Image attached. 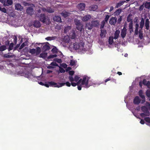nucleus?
Returning a JSON list of instances; mask_svg holds the SVG:
<instances>
[{
  "mask_svg": "<svg viewBox=\"0 0 150 150\" xmlns=\"http://www.w3.org/2000/svg\"><path fill=\"white\" fill-rule=\"evenodd\" d=\"M120 31L118 30H116L115 32L114 36H110L108 39V42L109 45H111L110 46H109V47H117V49L118 51H119L118 47L120 45L119 42L117 40L118 39L120 38Z\"/></svg>",
  "mask_w": 150,
  "mask_h": 150,
  "instance_id": "nucleus-1",
  "label": "nucleus"
},
{
  "mask_svg": "<svg viewBox=\"0 0 150 150\" xmlns=\"http://www.w3.org/2000/svg\"><path fill=\"white\" fill-rule=\"evenodd\" d=\"M141 109L143 113L140 114V115L142 117H144L145 116H148L149 115V110H150V104L148 102H146V106L141 107Z\"/></svg>",
  "mask_w": 150,
  "mask_h": 150,
  "instance_id": "nucleus-2",
  "label": "nucleus"
},
{
  "mask_svg": "<svg viewBox=\"0 0 150 150\" xmlns=\"http://www.w3.org/2000/svg\"><path fill=\"white\" fill-rule=\"evenodd\" d=\"M75 24L76 25V28L81 32L83 29V25L81 23L80 21L77 19L74 20Z\"/></svg>",
  "mask_w": 150,
  "mask_h": 150,
  "instance_id": "nucleus-3",
  "label": "nucleus"
},
{
  "mask_svg": "<svg viewBox=\"0 0 150 150\" xmlns=\"http://www.w3.org/2000/svg\"><path fill=\"white\" fill-rule=\"evenodd\" d=\"M48 83L50 85V86L55 87L59 88L65 85V83H58L57 84L53 81L48 82Z\"/></svg>",
  "mask_w": 150,
  "mask_h": 150,
  "instance_id": "nucleus-4",
  "label": "nucleus"
},
{
  "mask_svg": "<svg viewBox=\"0 0 150 150\" xmlns=\"http://www.w3.org/2000/svg\"><path fill=\"white\" fill-rule=\"evenodd\" d=\"M36 16L38 17L40 20L43 23H45L47 22V18L46 17L45 15L44 14H41L39 15L38 16V14H36Z\"/></svg>",
  "mask_w": 150,
  "mask_h": 150,
  "instance_id": "nucleus-5",
  "label": "nucleus"
},
{
  "mask_svg": "<svg viewBox=\"0 0 150 150\" xmlns=\"http://www.w3.org/2000/svg\"><path fill=\"white\" fill-rule=\"evenodd\" d=\"M142 84L146 86L148 88H150V82L149 81H147L146 79H144L143 80L142 83V82H140L139 85L141 87H142Z\"/></svg>",
  "mask_w": 150,
  "mask_h": 150,
  "instance_id": "nucleus-6",
  "label": "nucleus"
},
{
  "mask_svg": "<svg viewBox=\"0 0 150 150\" xmlns=\"http://www.w3.org/2000/svg\"><path fill=\"white\" fill-rule=\"evenodd\" d=\"M80 80H81L80 82V83H81V85H85L86 86H88V80L86 79V77H84L83 79H80Z\"/></svg>",
  "mask_w": 150,
  "mask_h": 150,
  "instance_id": "nucleus-7",
  "label": "nucleus"
},
{
  "mask_svg": "<svg viewBox=\"0 0 150 150\" xmlns=\"http://www.w3.org/2000/svg\"><path fill=\"white\" fill-rule=\"evenodd\" d=\"M127 34V30L124 28L121 30L120 33V35L122 39H124L126 36Z\"/></svg>",
  "mask_w": 150,
  "mask_h": 150,
  "instance_id": "nucleus-8",
  "label": "nucleus"
},
{
  "mask_svg": "<svg viewBox=\"0 0 150 150\" xmlns=\"http://www.w3.org/2000/svg\"><path fill=\"white\" fill-rule=\"evenodd\" d=\"M23 6L19 3H17L15 5V9L16 10L21 11L23 10Z\"/></svg>",
  "mask_w": 150,
  "mask_h": 150,
  "instance_id": "nucleus-9",
  "label": "nucleus"
},
{
  "mask_svg": "<svg viewBox=\"0 0 150 150\" xmlns=\"http://www.w3.org/2000/svg\"><path fill=\"white\" fill-rule=\"evenodd\" d=\"M26 12L28 14L31 15L33 13L34 10L32 7H30L26 9Z\"/></svg>",
  "mask_w": 150,
  "mask_h": 150,
  "instance_id": "nucleus-10",
  "label": "nucleus"
},
{
  "mask_svg": "<svg viewBox=\"0 0 150 150\" xmlns=\"http://www.w3.org/2000/svg\"><path fill=\"white\" fill-rule=\"evenodd\" d=\"M78 8L81 11L84 10L85 7V4L83 3H81L78 5Z\"/></svg>",
  "mask_w": 150,
  "mask_h": 150,
  "instance_id": "nucleus-11",
  "label": "nucleus"
},
{
  "mask_svg": "<svg viewBox=\"0 0 150 150\" xmlns=\"http://www.w3.org/2000/svg\"><path fill=\"white\" fill-rule=\"evenodd\" d=\"M140 102V99L138 96H136L134 98L133 101V102L134 104H139Z\"/></svg>",
  "mask_w": 150,
  "mask_h": 150,
  "instance_id": "nucleus-12",
  "label": "nucleus"
},
{
  "mask_svg": "<svg viewBox=\"0 0 150 150\" xmlns=\"http://www.w3.org/2000/svg\"><path fill=\"white\" fill-rule=\"evenodd\" d=\"M53 20L54 21L58 22H62L61 17L59 16H55L53 17Z\"/></svg>",
  "mask_w": 150,
  "mask_h": 150,
  "instance_id": "nucleus-13",
  "label": "nucleus"
},
{
  "mask_svg": "<svg viewBox=\"0 0 150 150\" xmlns=\"http://www.w3.org/2000/svg\"><path fill=\"white\" fill-rule=\"evenodd\" d=\"M117 20V19L116 18H112L109 21V23L111 25H114L116 23Z\"/></svg>",
  "mask_w": 150,
  "mask_h": 150,
  "instance_id": "nucleus-14",
  "label": "nucleus"
},
{
  "mask_svg": "<svg viewBox=\"0 0 150 150\" xmlns=\"http://www.w3.org/2000/svg\"><path fill=\"white\" fill-rule=\"evenodd\" d=\"M69 36L71 39H75L76 38V33L74 30H72L70 33Z\"/></svg>",
  "mask_w": 150,
  "mask_h": 150,
  "instance_id": "nucleus-15",
  "label": "nucleus"
},
{
  "mask_svg": "<svg viewBox=\"0 0 150 150\" xmlns=\"http://www.w3.org/2000/svg\"><path fill=\"white\" fill-rule=\"evenodd\" d=\"M107 33V32L106 30L101 29L100 34L101 37L102 38H104L105 36Z\"/></svg>",
  "mask_w": 150,
  "mask_h": 150,
  "instance_id": "nucleus-16",
  "label": "nucleus"
},
{
  "mask_svg": "<svg viewBox=\"0 0 150 150\" xmlns=\"http://www.w3.org/2000/svg\"><path fill=\"white\" fill-rule=\"evenodd\" d=\"M13 4L12 0H5L4 6H8L11 5Z\"/></svg>",
  "mask_w": 150,
  "mask_h": 150,
  "instance_id": "nucleus-17",
  "label": "nucleus"
},
{
  "mask_svg": "<svg viewBox=\"0 0 150 150\" xmlns=\"http://www.w3.org/2000/svg\"><path fill=\"white\" fill-rule=\"evenodd\" d=\"M33 25L34 27L36 28H39L41 26V24L39 21H35L34 22Z\"/></svg>",
  "mask_w": 150,
  "mask_h": 150,
  "instance_id": "nucleus-18",
  "label": "nucleus"
},
{
  "mask_svg": "<svg viewBox=\"0 0 150 150\" xmlns=\"http://www.w3.org/2000/svg\"><path fill=\"white\" fill-rule=\"evenodd\" d=\"M91 18V16L90 15H87L84 16L82 19L83 21H86L90 19Z\"/></svg>",
  "mask_w": 150,
  "mask_h": 150,
  "instance_id": "nucleus-19",
  "label": "nucleus"
},
{
  "mask_svg": "<svg viewBox=\"0 0 150 150\" xmlns=\"http://www.w3.org/2000/svg\"><path fill=\"white\" fill-rule=\"evenodd\" d=\"M93 23L91 24L90 23H87L86 24V28L88 30H91L93 28Z\"/></svg>",
  "mask_w": 150,
  "mask_h": 150,
  "instance_id": "nucleus-20",
  "label": "nucleus"
},
{
  "mask_svg": "<svg viewBox=\"0 0 150 150\" xmlns=\"http://www.w3.org/2000/svg\"><path fill=\"white\" fill-rule=\"evenodd\" d=\"M149 21L148 19H146V20L145 26L147 30H148L149 28Z\"/></svg>",
  "mask_w": 150,
  "mask_h": 150,
  "instance_id": "nucleus-21",
  "label": "nucleus"
},
{
  "mask_svg": "<svg viewBox=\"0 0 150 150\" xmlns=\"http://www.w3.org/2000/svg\"><path fill=\"white\" fill-rule=\"evenodd\" d=\"M125 2V1H120L118 3H117L116 4L115 6L116 8H118L120 6H121Z\"/></svg>",
  "mask_w": 150,
  "mask_h": 150,
  "instance_id": "nucleus-22",
  "label": "nucleus"
},
{
  "mask_svg": "<svg viewBox=\"0 0 150 150\" xmlns=\"http://www.w3.org/2000/svg\"><path fill=\"white\" fill-rule=\"evenodd\" d=\"M43 50L44 51H46L49 50L50 49V47L47 45H45L43 47Z\"/></svg>",
  "mask_w": 150,
  "mask_h": 150,
  "instance_id": "nucleus-23",
  "label": "nucleus"
},
{
  "mask_svg": "<svg viewBox=\"0 0 150 150\" xmlns=\"http://www.w3.org/2000/svg\"><path fill=\"white\" fill-rule=\"evenodd\" d=\"M69 13L67 12H63L61 13V15L64 17L66 18L69 16Z\"/></svg>",
  "mask_w": 150,
  "mask_h": 150,
  "instance_id": "nucleus-24",
  "label": "nucleus"
},
{
  "mask_svg": "<svg viewBox=\"0 0 150 150\" xmlns=\"http://www.w3.org/2000/svg\"><path fill=\"white\" fill-rule=\"evenodd\" d=\"M139 27V25L137 23H136L135 25V34L136 35H137L138 34V28Z\"/></svg>",
  "mask_w": 150,
  "mask_h": 150,
  "instance_id": "nucleus-25",
  "label": "nucleus"
},
{
  "mask_svg": "<svg viewBox=\"0 0 150 150\" xmlns=\"http://www.w3.org/2000/svg\"><path fill=\"white\" fill-rule=\"evenodd\" d=\"M57 38V37H48L45 38V39L48 41L54 40Z\"/></svg>",
  "mask_w": 150,
  "mask_h": 150,
  "instance_id": "nucleus-26",
  "label": "nucleus"
},
{
  "mask_svg": "<svg viewBox=\"0 0 150 150\" xmlns=\"http://www.w3.org/2000/svg\"><path fill=\"white\" fill-rule=\"evenodd\" d=\"M129 29L130 33L133 32L132 22V21L129 24Z\"/></svg>",
  "mask_w": 150,
  "mask_h": 150,
  "instance_id": "nucleus-27",
  "label": "nucleus"
},
{
  "mask_svg": "<svg viewBox=\"0 0 150 150\" xmlns=\"http://www.w3.org/2000/svg\"><path fill=\"white\" fill-rule=\"evenodd\" d=\"M47 55V53L46 52L42 53L40 54V57L45 58L46 57Z\"/></svg>",
  "mask_w": 150,
  "mask_h": 150,
  "instance_id": "nucleus-28",
  "label": "nucleus"
},
{
  "mask_svg": "<svg viewBox=\"0 0 150 150\" xmlns=\"http://www.w3.org/2000/svg\"><path fill=\"white\" fill-rule=\"evenodd\" d=\"M144 25V21L143 20V19L142 18L141 20V21L140 22V28H141V29H142Z\"/></svg>",
  "mask_w": 150,
  "mask_h": 150,
  "instance_id": "nucleus-29",
  "label": "nucleus"
},
{
  "mask_svg": "<svg viewBox=\"0 0 150 150\" xmlns=\"http://www.w3.org/2000/svg\"><path fill=\"white\" fill-rule=\"evenodd\" d=\"M41 52V49L39 47H38L36 48V54L37 55H38Z\"/></svg>",
  "mask_w": 150,
  "mask_h": 150,
  "instance_id": "nucleus-30",
  "label": "nucleus"
},
{
  "mask_svg": "<svg viewBox=\"0 0 150 150\" xmlns=\"http://www.w3.org/2000/svg\"><path fill=\"white\" fill-rule=\"evenodd\" d=\"M145 7L147 9H149L150 8V2H146L144 4Z\"/></svg>",
  "mask_w": 150,
  "mask_h": 150,
  "instance_id": "nucleus-31",
  "label": "nucleus"
},
{
  "mask_svg": "<svg viewBox=\"0 0 150 150\" xmlns=\"http://www.w3.org/2000/svg\"><path fill=\"white\" fill-rule=\"evenodd\" d=\"M81 80H79L77 83L71 82V85L73 86H75L76 85H78L80 84V82Z\"/></svg>",
  "mask_w": 150,
  "mask_h": 150,
  "instance_id": "nucleus-32",
  "label": "nucleus"
},
{
  "mask_svg": "<svg viewBox=\"0 0 150 150\" xmlns=\"http://www.w3.org/2000/svg\"><path fill=\"white\" fill-rule=\"evenodd\" d=\"M139 95L141 98H144L145 96L143 94V91L142 90H140L139 92Z\"/></svg>",
  "mask_w": 150,
  "mask_h": 150,
  "instance_id": "nucleus-33",
  "label": "nucleus"
},
{
  "mask_svg": "<svg viewBox=\"0 0 150 150\" xmlns=\"http://www.w3.org/2000/svg\"><path fill=\"white\" fill-rule=\"evenodd\" d=\"M146 93V96L148 97L150 101V89L147 90Z\"/></svg>",
  "mask_w": 150,
  "mask_h": 150,
  "instance_id": "nucleus-34",
  "label": "nucleus"
},
{
  "mask_svg": "<svg viewBox=\"0 0 150 150\" xmlns=\"http://www.w3.org/2000/svg\"><path fill=\"white\" fill-rule=\"evenodd\" d=\"M6 49V46L5 45H3L0 46V51L2 52Z\"/></svg>",
  "mask_w": 150,
  "mask_h": 150,
  "instance_id": "nucleus-35",
  "label": "nucleus"
},
{
  "mask_svg": "<svg viewBox=\"0 0 150 150\" xmlns=\"http://www.w3.org/2000/svg\"><path fill=\"white\" fill-rule=\"evenodd\" d=\"M36 52V50L35 49L33 48L32 49H30L29 50V53H31L32 54H33L35 53Z\"/></svg>",
  "mask_w": 150,
  "mask_h": 150,
  "instance_id": "nucleus-36",
  "label": "nucleus"
},
{
  "mask_svg": "<svg viewBox=\"0 0 150 150\" xmlns=\"http://www.w3.org/2000/svg\"><path fill=\"white\" fill-rule=\"evenodd\" d=\"M14 44L13 43H11L9 46V48H8V50L9 51H10V50H12L13 49V47Z\"/></svg>",
  "mask_w": 150,
  "mask_h": 150,
  "instance_id": "nucleus-37",
  "label": "nucleus"
},
{
  "mask_svg": "<svg viewBox=\"0 0 150 150\" xmlns=\"http://www.w3.org/2000/svg\"><path fill=\"white\" fill-rule=\"evenodd\" d=\"M139 34V38L141 39H142L143 38V32L140 30L138 33Z\"/></svg>",
  "mask_w": 150,
  "mask_h": 150,
  "instance_id": "nucleus-38",
  "label": "nucleus"
},
{
  "mask_svg": "<svg viewBox=\"0 0 150 150\" xmlns=\"http://www.w3.org/2000/svg\"><path fill=\"white\" fill-rule=\"evenodd\" d=\"M27 44V42H25L23 43L20 46V47L19 48V49L21 50L25 46H26Z\"/></svg>",
  "mask_w": 150,
  "mask_h": 150,
  "instance_id": "nucleus-39",
  "label": "nucleus"
},
{
  "mask_svg": "<svg viewBox=\"0 0 150 150\" xmlns=\"http://www.w3.org/2000/svg\"><path fill=\"white\" fill-rule=\"evenodd\" d=\"M13 56L12 55H10L9 53L4 54V57L5 58H11L13 57Z\"/></svg>",
  "mask_w": 150,
  "mask_h": 150,
  "instance_id": "nucleus-40",
  "label": "nucleus"
},
{
  "mask_svg": "<svg viewBox=\"0 0 150 150\" xmlns=\"http://www.w3.org/2000/svg\"><path fill=\"white\" fill-rule=\"evenodd\" d=\"M122 10L121 9H117L115 12V15H119L121 13Z\"/></svg>",
  "mask_w": 150,
  "mask_h": 150,
  "instance_id": "nucleus-41",
  "label": "nucleus"
},
{
  "mask_svg": "<svg viewBox=\"0 0 150 150\" xmlns=\"http://www.w3.org/2000/svg\"><path fill=\"white\" fill-rule=\"evenodd\" d=\"M57 57V55L56 54H51L49 55L47 57L48 59H50L56 57Z\"/></svg>",
  "mask_w": 150,
  "mask_h": 150,
  "instance_id": "nucleus-42",
  "label": "nucleus"
},
{
  "mask_svg": "<svg viewBox=\"0 0 150 150\" xmlns=\"http://www.w3.org/2000/svg\"><path fill=\"white\" fill-rule=\"evenodd\" d=\"M46 11L48 13H52L54 12V11L50 8H49L47 9Z\"/></svg>",
  "mask_w": 150,
  "mask_h": 150,
  "instance_id": "nucleus-43",
  "label": "nucleus"
},
{
  "mask_svg": "<svg viewBox=\"0 0 150 150\" xmlns=\"http://www.w3.org/2000/svg\"><path fill=\"white\" fill-rule=\"evenodd\" d=\"M75 64V60H70V65L71 66H74Z\"/></svg>",
  "mask_w": 150,
  "mask_h": 150,
  "instance_id": "nucleus-44",
  "label": "nucleus"
},
{
  "mask_svg": "<svg viewBox=\"0 0 150 150\" xmlns=\"http://www.w3.org/2000/svg\"><path fill=\"white\" fill-rule=\"evenodd\" d=\"M0 11L4 13H6L7 12L6 9L5 8L0 7Z\"/></svg>",
  "mask_w": 150,
  "mask_h": 150,
  "instance_id": "nucleus-45",
  "label": "nucleus"
},
{
  "mask_svg": "<svg viewBox=\"0 0 150 150\" xmlns=\"http://www.w3.org/2000/svg\"><path fill=\"white\" fill-rule=\"evenodd\" d=\"M105 23V21H103L101 22V24L100 25V27L101 29H102L103 28Z\"/></svg>",
  "mask_w": 150,
  "mask_h": 150,
  "instance_id": "nucleus-46",
  "label": "nucleus"
},
{
  "mask_svg": "<svg viewBox=\"0 0 150 150\" xmlns=\"http://www.w3.org/2000/svg\"><path fill=\"white\" fill-rule=\"evenodd\" d=\"M80 77L77 75L75 76L74 78V81L77 82L79 79Z\"/></svg>",
  "mask_w": 150,
  "mask_h": 150,
  "instance_id": "nucleus-47",
  "label": "nucleus"
},
{
  "mask_svg": "<svg viewBox=\"0 0 150 150\" xmlns=\"http://www.w3.org/2000/svg\"><path fill=\"white\" fill-rule=\"evenodd\" d=\"M69 80L71 82H72L73 81H74V79L72 76H69Z\"/></svg>",
  "mask_w": 150,
  "mask_h": 150,
  "instance_id": "nucleus-48",
  "label": "nucleus"
},
{
  "mask_svg": "<svg viewBox=\"0 0 150 150\" xmlns=\"http://www.w3.org/2000/svg\"><path fill=\"white\" fill-rule=\"evenodd\" d=\"M54 61H56L59 63H60L61 62V59H60L55 58L54 59Z\"/></svg>",
  "mask_w": 150,
  "mask_h": 150,
  "instance_id": "nucleus-49",
  "label": "nucleus"
},
{
  "mask_svg": "<svg viewBox=\"0 0 150 150\" xmlns=\"http://www.w3.org/2000/svg\"><path fill=\"white\" fill-rule=\"evenodd\" d=\"M145 120L147 122L150 123V118L149 117H145L144 118Z\"/></svg>",
  "mask_w": 150,
  "mask_h": 150,
  "instance_id": "nucleus-50",
  "label": "nucleus"
},
{
  "mask_svg": "<svg viewBox=\"0 0 150 150\" xmlns=\"http://www.w3.org/2000/svg\"><path fill=\"white\" fill-rule=\"evenodd\" d=\"M109 17L110 16L109 15H107L106 16L105 18V20L104 21H105V23H107V22Z\"/></svg>",
  "mask_w": 150,
  "mask_h": 150,
  "instance_id": "nucleus-51",
  "label": "nucleus"
},
{
  "mask_svg": "<svg viewBox=\"0 0 150 150\" xmlns=\"http://www.w3.org/2000/svg\"><path fill=\"white\" fill-rule=\"evenodd\" d=\"M59 71L61 73H64L65 72V70L62 68H60L59 69Z\"/></svg>",
  "mask_w": 150,
  "mask_h": 150,
  "instance_id": "nucleus-52",
  "label": "nucleus"
},
{
  "mask_svg": "<svg viewBox=\"0 0 150 150\" xmlns=\"http://www.w3.org/2000/svg\"><path fill=\"white\" fill-rule=\"evenodd\" d=\"M69 75L72 76L74 74V71H69Z\"/></svg>",
  "mask_w": 150,
  "mask_h": 150,
  "instance_id": "nucleus-53",
  "label": "nucleus"
},
{
  "mask_svg": "<svg viewBox=\"0 0 150 150\" xmlns=\"http://www.w3.org/2000/svg\"><path fill=\"white\" fill-rule=\"evenodd\" d=\"M52 51L53 53H55L57 52V50L56 48H53L52 50Z\"/></svg>",
  "mask_w": 150,
  "mask_h": 150,
  "instance_id": "nucleus-54",
  "label": "nucleus"
},
{
  "mask_svg": "<svg viewBox=\"0 0 150 150\" xmlns=\"http://www.w3.org/2000/svg\"><path fill=\"white\" fill-rule=\"evenodd\" d=\"M144 8V6L143 5H142L140 6L139 7V11H142L143 10Z\"/></svg>",
  "mask_w": 150,
  "mask_h": 150,
  "instance_id": "nucleus-55",
  "label": "nucleus"
},
{
  "mask_svg": "<svg viewBox=\"0 0 150 150\" xmlns=\"http://www.w3.org/2000/svg\"><path fill=\"white\" fill-rule=\"evenodd\" d=\"M65 83V85L66 84L67 86L68 87H70L71 86V84L68 81H67L66 83Z\"/></svg>",
  "mask_w": 150,
  "mask_h": 150,
  "instance_id": "nucleus-56",
  "label": "nucleus"
},
{
  "mask_svg": "<svg viewBox=\"0 0 150 150\" xmlns=\"http://www.w3.org/2000/svg\"><path fill=\"white\" fill-rule=\"evenodd\" d=\"M122 19V16H120V18H118L117 20V22L119 23H120V22L121 21Z\"/></svg>",
  "mask_w": 150,
  "mask_h": 150,
  "instance_id": "nucleus-57",
  "label": "nucleus"
},
{
  "mask_svg": "<svg viewBox=\"0 0 150 150\" xmlns=\"http://www.w3.org/2000/svg\"><path fill=\"white\" fill-rule=\"evenodd\" d=\"M74 48H75L76 50L77 49L79 48V45H74Z\"/></svg>",
  "mask_w": 150,
  "mask_h": 150,
  "instance_id": "nucleus-58",
  "label": "nucleus"
},
{
  "mask_svg": "<svg viewBox=\"0 0 150 150\" xmlns=\"http://www.w3.org/2000/svg\"><path fill=\"white\" fill-rule=\"evenodd\" d=\"M142 101L141 102V103L142 104L144 103L145 101V97H144V98H142Z\"/></svg>",
  "mask_w": 150,
  "mask_h": 150,
  "instance_id": "nucleus-59",
  "label": "nucleus"
},
{
  "mask_svg": "<svg viewBox=\"0 0 150 150\" xmlns=\"http://www.w3.org/2000/svg\"><path fill=\"white\" fill-rule=\"evenodd\" d=\"M81 85H78V89L79 90H81Z\"/></svg>",
  "mask_w": 150,
  "mask_h": 150,
  "instance_id": "nucleus-60",
  "label": "nucleus"
},
{
  "mask_svg": "<svg viewBox=\"0 0 150 150\" xmlns=\"http://www.w3.org/2000/svg\"><path fill=\"white\" fill-rule=\"evenodd\" d=\"M140 122L142 124H144V121L143 120H141Z\"/></svg>",
  "mask_w": 150,
  "mask_h": 150,
  "instance_id": "nucleus-61",
  "label": "nucleus"
},
{
  "mask_svg": "<svg viewBox=\"0 0 150 150\" xmlns=\"http://www.w3.org/2000/svg\"><path fill=\"white\" fill-rule=\"evenodd\" d=\"M44 85L47 87H49L50 86V85L48 83H45L44 84Z\"/></svg>",
  "mask_w": 150,
  "mask_h": 150,
  "instance_id": "nucleus-62",
  "label": "nucleus"
},
{
  "mask_svg": "<svg viewBox=\"0 0 150 150\" xmlns=\"http://www.w3.org/2000/svg\"><path fill=\"white\" fill-rule=\"evenodd\" d=\"M5 0H0V2L2 4H3L4 5V3H5Z\"/></svg>",
  "mask_w": 150,
  "mask_h": 150,
  "instance_id": "nucleus-63",
  "label": "nucleus"
},
{
  "mask_svg": "<svg viewBox=\"0 0 150 150\" xmlns=\"http://www.w3.org/2000/svg\"><path fill=\"white\" fill-rule=\"evenodd\" d=\"M113 9V6H111L110 9L109 10V12H111Z\"/></svg>",
  "mask_w": 150,
  "mask_h": 150,
  "instance_id": "nucleus-64",
  "label": "nucleus"
}]
</instances>
